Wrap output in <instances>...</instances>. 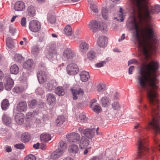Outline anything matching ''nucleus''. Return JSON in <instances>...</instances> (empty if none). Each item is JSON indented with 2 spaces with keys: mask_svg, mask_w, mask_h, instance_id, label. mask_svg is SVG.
<instances>
[{
  "mask_svg": "<svg viewBox=\"0 0 160 160\" xmlns=\"http://www.w3.org/2000/svg\"><path fill=\"white\" fill-rule=\"evenodd\" d=\"M119 94L117 93V92H116L114 94V98L115 99H118V98L119 97Z\"/></svg>",
  "mask_w": 160,
  "mask_h": 160,
  "instance_id": "obj_63",
  "label": "nucleus"
},
{
  "mask_svg": "<svg viewBox=\"0 0 160 160\" xmlns=\"http://www.w3.org/2000/svg\"><path fill=\"white\" fill-rule=\"evenodd\" d=\"M38 51V48L37 46H33L31 49L32 52L33 54H37Z\"/></svg>",
  "mask_w": 160,
  "mask_h": 160,
  "instance_id": "obj_54",
  "label": "nucleus"
},
{
  "mask_svg": "<svg viewBox=\"0 0 160 160\" xmlns=\"http://www.w3.org/2000/svg\"><path fill=\"white\" fill-rule=\"evenodd\" d=\"M101 102L102 106L104 107L108 106L110 104L109 98L107 97H102L101 100Z\"/></svg>",
  "mask_w": 160,
  "mask_h": 160,
  "instance_id": "obj_35",
  "label": "nucleus"
},
{
  "mask_svg": "<svg viewBox=\"0 0 160 160\" xmlns=\"http://www.w3.org/2000/svg\"><path fill=\"white\" fill-rule=\"evenodd\" d=\"M16 28L13 27L12 25H10L9 27V32L12 35H13L16 32Z\"/></svg>",
  "mask_w": 160,
  "mask_h": 160,
  "instance_id": "obj_56",
  "label": "nucleus"
},
{
  "mask_svg": "<svg viewBox=\"0 0 160 160\" xmlns=\"http://www.w3.org/2000/svg\"><path fill=\"white\" fill-rule=\"evenodd\" d=\"M40 138L42 142H48L51 139V136L49 134L43 133L40 136Z\"/></svg>",
  "mask_w": 160,
  "mask_h": 160,
  "instance_id": "obj_26",
  "label": "nucleus"
},
{
  "mask_svg": "<svg viewBox=\"0 0 160 160\" xmlns=\"http://www.w3.org/2000/svg\"><path fill=\"white\" fill-rule=\"evenodd\" d=\"M33 65V60L31 59H29L24 63L23 67L25 68L30 70L32 69Z\"/></svg>",
  "mask_w": 160,
  "mask_h": 160,
  "instance_id": "obj_27",
  "label": "nucleus"
},
{
  "mask_svg": "<svg viewBox=\"0 0 160 160\" xmlns=\"http://www.w3.org/2000/svg\"><path fill=\"white\" fill-rule=\"evenodd\" d=\"M27 87L24 88L20 87H15L13 89V91L16 93H19L25 90Z\"/></svg>",
  "mask_w": 160,
  "mask_h": 160,
  "instance_id": "obj_43",
  "label": "nucleus"
},
{
  "mask_svg": "<svg viewBox=\"0 0 160 160\" xmlns=\"http://www.w3.org/2000/svg\"><path fill=\"white\" fill-rule=\"evenodd\" d=\"M57 85V83L56 81H52L48 84L47 88L48 90L51 91L55 88Z\"/></svg>",
  "mask_w": 160,
  "mask_h": 160,
  "instance_id": "obj_36",
  "label": "nucleus"
},
{
  "mask_svg": "<svg viewBox=\"0 0 160 160\" xmlns=\"http://www.w3.org/2000/svg\"><path fill=\"white\" fill-rule=\"evenodd\" d=\"M90 29L93 32H97L98 30V21L95 20L91 21L88 24Z\"/></svg>",
  "mask_w": 160,
  "mask_h": 160,
  "instance_id": "obj_17",
  "label": "nucleus"
},
{
  "mask_svg": "<svg viewBox=\"0 0 160 160\" xmlns=\"http://www.w3.org/2000/svg\"><path fill=\"white\" fill-rule=\"evenodd\" d=\"M108 43V38L104 36L99 37L98 41V44L100 47L105 48Z\"/></svg>",
  "mask_w": 160,
  "mask_h": 160,
  "instance_id": "obj_14",
  "label": "nucleus"
},
{
  "mask_svg": "<svg viewBox=\"0 0 160 160\" xmlns=\"http://www.w3.org/2000/svg\"><path fill=\"white\" fill-rule=\"evenodd\" d=\"M122 8H120L119 11V12L120 13L119 14V17L120 18V19L121 22H123L124 20L123 16V14L122 12Z\"/></svg>",
  "mask_w": 160,
  "mask_h": 160,
  "instance_id": "obj_55",
  "label": "nucleus"
},
{
  "mask_svg": "<svg viewBox=\"0 0 160 160\" xmlns=\"http://www.w3.org/2000/svg\"><path fill=\"white\" fill-rule=\"evenodd\" d=\"M21 24L22 27H26V19L25 18L23 17L22 18L21 21Z\"/></svg>",
  "mask_w": 160,
  "mask_h": 160,
  "instance_id": "obj_58",
  "label": "nucleus"
},
{
  "mask_svg": "<svg viewBox=\"0 0 160 160\" xmlns=\"http://www.w3.org/2000/svg\"><path fill=\"white\" fill-rule=\"evenodd\" d=\"M90 8L91 10H92L94 12H97L98 11L96 6L93 4H91Z\"/></svg>",
  "mask_w": 160,
  "mask_h": 160,
  "instance_id": "obj_57",
  "label": "nucleus"
},
{
  "mask_svg": "<svg viewBox=\"0 0 160 160\" xmlns=\"http://www.w3.org/2000/svg\"><path fill=\"white\" fill-rule=\"evenodd\" d=\"M37 78L40 83L42 84L46 82L47 79V74L45 71H40L37 74Z\"/></svg>",
  "mask_w": 160,
  "mask_h": 160,
  "instance_id": "obj_9",
  "label": "nucleus"
},
{
  "mask_svg": "<svg viewBox=\"0 0 160 160\" xmlns=\"http://www.w3.org/2000/svg\"><path fill=\"white\" fill-rule=\"evenodd\" d=\"M27 106L26 102L24 100L20 101L17 107V110L20 112H25L27 109Z\"/></svg>",
  "mask_w": 160,
  "mask_h": 160,
  "instance_id": "obj_15",
  "label": "nucleus"
},
{
  "mask_svg": "<svg viewBox=\"0 0 160 160\" xmlns=\"http://www.w3.org/2000/svg\"><path fill=\"white\" fill-rule=\"evenodd\" d=\"M40 143L39 142L37 143L36 144H34L33 145V147L36 149H38L39 148Z\"/></svg>",
  "mask_w": 160,
  "mask_h": 160,
  "instance_id": "obj_64",
  "label": "nucleus"
},
{
  "mask_svg": "<svg viewBox=\"0 0 160 160\" xmlns=\"http://www.w3.org/2000/svg\"><path fill=\"white\" fill-rule=\"evenodd\" d=\"M64 32L67 36H71L72 34V32L71 26L69 25H67L65 28Z\"/></svg>",
  "mask_w": 160,
  "mask_h": 160,
  "instance_id": "obj_40",
  "label": "nucleus"
},
{
  "mask_svg": "<svg viewBox=\"0 0 160 160\" xmlns=\"http://www.w3.org/2000/svg\"><path fill=\"white\" fill-rule=\"evenodd\" d=\"M97 100L95 98H94L90 102V107L91 108H92V107L93 106V104L96 102Z\"/></svg>",
  "mask_w": 160,
  "mask_h": 160,
  "instance_id": "obj_62",
  "label": "nucleus"
},
{
  "mask_svg": "<svg viewBox=\"0 0 160 160\" xmlns=\"http://www.w3.org/2000/svg\"><path fill=\"white\" fill-rule=\"evenodd\" d=\"M134 67L133 66H131L128 69V73L130 74H131L132 73V71L134 69Z\"/></svg>",
  "mask_w": 160,
  "mask_h": 160,
  "instance_id": "obj_61",
  "label": "nucleus"
},
{
  "mask_svg": "<svg viewBox=\"0 0 160 160\" xmlns=\"http://www.w3.org/2000/svg\"><path fill=\"white\" fill-rule=\"evenodd\" d=\"M93 111L97 113H99L102 110V108L101 106L99 105L94 106L93 108L92 107Z\"/></svg>",
  "mask_w": 160,
  "mask_h": 160,
  "instance_id": "obj_47",
  "label": "nucleus"
},
{
  "mask_svg": "<svg viewBox=\"0 0 160 160\" xmlns=\"http://www.w3.org/2000/svg\"><path fill=\"white\" fill-rule=\"evenodd\" d=\"M25 4L22 1H18L14 5V9L16 11H22L25 9Z\"/></svg>",
  "mask_w": 160,
  "mask_h": 160,
  "instance_id": "obj_16",
  "label": "nucleus"
},
{
  "mask_svg": "<svg viewBox=\"0 0 160 160\" xmlns=\"http://www.w3.org/2000/svg\"><path fill=\"white\" fill-rule=\"evenodd\" d=\"M96 132L95 128H86L83 131V135L87 138L89 139H91L94 136Z\"/></svg>",
  "mask_w": 160,
  "mask_h": 160,
  "instance_id": "obj_10",
  "label": "nucleus"
},
{
  "mask_svg": "<svg viewBox=\"0 0 160 160\" xmlns=\"http://www.w3.org/2000/svg\"><path fill=\"white\" fill-rule=\"evenodd\" d=\"M71 90L73 95V98L74 100L77 99L78 96L77 95L82 96L84 94V91L81 88L77 89H72Z\"/></svg>",
  "mask_w": 160,
  "mask_h": 160,
  "instance_id": "obj_19",
  "label": "nucleus"
},
{
  "mask_svg": "<svg viewBox=\"0 0 160 160\" xmlns=\"http://www.w3.org/2000/svg\"><path fill=\"white\" fill-rule=\"evenodd\" d=\"M79 149L78 146L74 144L70 145L68 147V151L71 155H75L78 153Z\"/></svg>",
  "mask_w": 160,
  "mask_h": 160,
  "instance_id": "obj_23",
  "label": "nucleus"
},
{
  "mask_svg": "<svg viewBox=\"0 0 160 160\" xmlns=\"http://www.w3.org/2000/svg\"><path fill=\"white\" fill-rule=\"evenodd\" d=\"M58 53L55 49L50 48L46 53V58L53 63L56 62L57 61V56Z\"/></svg>",
  "mask_w": 160,
  "mask_h": 160,
  "instance_id": "obj_6",
  "label": "nucleus"
},
{
  "mask_svg": "<svg viewBox=\"0 0 160 160\" xmlns=\"http://www.w3.org/2000/svg\"><path fill=\"white\" fill-rule=\"evenodd\" d=\"M24 160H36V158L34 155L30 154L26 156L24 158Z\"/></svg>",
  "mask_w": 160,
  "mask_h": 160,
  "instance_id": "obj_51",
  "label": "nucleus"
},
{
  "mask_svg": "<svg viewBox=\"0 0 160 160\" xmlns=\"http://www.w3.org/2000/svg\"><path fill=\"white\" fill-rule=\"evenodd\" d=\"M105 154H102L98 156H94L92 157L90 160H101L102 159V156H104Z\"/></svg>",
  "mask_w": 160,
  "mask_h": 160,
  "instance_id": "obj_52",
  "label": "nucleus"
},
{
  "mask_svg": "<svg viewBox=\"0 0 160 160\" xmlns=\"http://www.w3.org/2000/svg\"><path fill=\"white\" fill-rule=\"evenodd\" d=\"M102 15L103 18L107 19L108 18V10L105 7H103L102 10Z\"/></svg>",
  "mask_w": 160,
  "mask_h": 160,
  "instance_id": "obj_46",
  "label": "nucleus"
},
{
  "mask_svg": "<svg viewBox=\"0 0 160 160\" xmlns=\"http://www.w3.org/2000/svg\"><path fill=\"white\" fill-rule=\"evenodd\" d=\"M24 114L22 113H17L15 117V120L18 124L21 125L24 121Z\"/></svg>",
  "mask_w": 160,
  "mask_h": 160,
  "instance_id": "obj_22",
  "label": "nucleus"
},
{
  "mask_svg": "<svg viewBox=\"0 0 160 160\" xmlns=\"http://www.w3.org/2000/svg\"><path fill=\"white\" fill-rule=\"evenodd\" d=\"M97 88L99 92H102L106 88V86L105 84H99L97 85Z\"/></svg>",
  "mask_w": 160,
  "mask_h": 160,
  "instance_id": "obj_48",
  "label": "nucleus"
},
{
  "mask_svg": "<svg viewBox=\"0 0 160 160\" xmlns=\"http://www.w3.org/2000/svg\"><path fill=\"white\" fill-rule=\"evenodd\" d=\"M67 72L70 75L77 74L79 71L78 66L75 63H71L68 64L66 68Z\"/></svg>",
  "mask_w": 160,
  "mask_h": 160,
  "instance_id": "obj_8",
  "label": "nucleus"
},
{
  "mask_svg": "<svg viewBox=\"0 0 160 160\" xmlns=\"http://www.w3.org/2000/svg\"><path fill=\"white\" fill-rule=\"evenodd\" d=\"M14 147L17 148L19 149H23L25 146L23 143L16 144L14 146Z\"/></svg>",
  "mask_w": 160,
  "mask_h": 160,
  "instance_id": "obj_59",
  "label": "nucleus"
},
{
  "mask_svg": "<svg viewBox=\"0 0 160 160\" xmlns=\"http://www.w3.org/2000/svg\"><path fill=\"white\" fill-rule=\"evenodd\" d=\"M146 0H135V5L137 9L139 17L141 18L142 13L143 12V18L148 22H150L152 19L151 13H158L160 12V5H156L150 9L146 4Z\"/></svg>",
  "mask_w": 160,
  "mask_h": 160,
  "instance_id": "obj_3",
  "label": "nucleus"
},
{
  "mask_svg": "<svg viewBox=\"0 0 160 160\" xmlns=\"http://www.w3.org/2000/svg\"><path fill=\"white\" fill-rule=\"evenodd\" d=\"M1 105L2 108L3 110H6L9 106V103L8 100L7 99L3 100L2 102Z\"/></svg>",
  "mask_w": 160,
  "mask_h": 160,
  "instance_id": "obj_39",
  "label": "nucleus"
},
{
  "mask_svg": "<svg viewBox=\"0 0 160 160\" xmlns=\"http://www.w3.org/2000/svg\"><path fill=\"white\" fill-rule=\"evenodd\" d=\"M116 150L115 149L109 148L107 149L105 151V155L107 158L106 159L112 158L114 159V157L116 154Z\"/></svg>",
  "mask_w": 160,
  "mask_h": 160,
  "instance_id": "obj_20",
  "label": "nucleus"
},
{
  "mask_svg": "<svg viewBox=\"0 0 160 160\" xmlns=\"http://www.w3.org/2000/svg\"><path fill=\"white\" fill-rule=\"evenodd\" d=\"M37 104V101L34 99L31 100L28 103V106L32 108H34Z\"/></svg>",
  "mask_w": 160,
  "mask_h": 160,
  "instance_id": "obj_49",
  "label": "nucleus"
},
{
  "mask_svg": "<svg viewBox=\"0 0 160 160\" xmlns=\"http://www.w3.org/2000/svg\"><path fill=\"white\" fill-rule=\"evenodd\" d=\"M131 22L132 24L133 28H134L135 30V39L138 42V49L140 51L148 58L150 52L152 51H156L159 44L158 38L155 36L153 27L152 25L149 24L143 28L142 32L145 37L142 39L139 33V24L136 21L134 17Z\"/></svg>",
  "mask_w": 160,
  "mask_h": 160,
  "instance_id": "obj_2",
  "label": "nucleus"
},
{
  "mask_svg": "<svg viewBox=\"0 0 160 160\" xmlns=\"http://www.w3.org/2000/svg\"><path fill=\"white\" fill-rule=\"evenodd\" d=\"M112 108L114 110H119L121 108V105L118 102H114L112 104Z\"/></svg>",
  "mask_w": 160,
  "mask_h": 160,
  "instance_id": "obj_41",
  "label": "nucleus"
},
{
  "mask_svg": "<svg viewBox=\"0 0 160 160\" xmlns=\"http://www.w3.org/2000/svg\"><path fill=\"white\" fill-rule=\"evenodd\" d=\"M55 92L59 96H63L65 94V90L61 86H58L55 88Z\"/></svg>",
  "mask_w": 160,
  "mask_h": 160,
  "instance_id": "obj_31",
  "label": "nucleus"
},
{
  "mask_svg": "<svg viewBox=\"0 0 160 160\" xmlns=\"http://www.w3.org/2000/svg\"><path fill=\"white\" fill-rule=\"evenodd\" d=\"M138 63V61L135 59H132L128 61V64L129 65L133 63L137 64Z\"/></svg>",
  "mask_w": 160,
  "mask_h": 160,
  "instance_id": "obj_60",
  "label": "nucleus"
},
{
  "mask_svg": "<svg viewBox=\"0 0 160 160\" xmlns=\"http://www.w3.org/2000/svg\"><path fill=\"white\" fill-rule=\"evenodd\" d=\"M138 142L137 157L141 159H145L147 158L148 155V140L144 138H140L138 139Z\"/></svg>",
  "mask_w": 160,
  "mask_h": 160,
  "instance_id": "obj_4",
  "label": "nucleus"
},
{
  "mask_svg": "<svg viewBox=\"0 0 160 160\" xmlns=\"http://www.w3.org/2000/svg\"><path fill=\"white\" fill-rule=\"evenodd\" d=\"M66 118L63 115H60L56 119L55 123L57 126H60L65 122Z\"/></svg>",
  "mask_w": 160,
  "mask_h": 160,
  "instance_id": "obj_29",
  "label": "nucleus"
},
{
  "mask_svg": "<svg viewBox=\"0 0 160 160\" xmlns=\"http://www.w3.org/2000/svg\"><path fill=\"white\" fill-rule=\"evenodd\" d=\"M19 70L18 66L16 64L12 65L10 68L11 73L12 74H17L18 73Z\"/></svg>",
  "mask_w": 160,
  "mask_h": 160,
  "instance_id": "obj_37",
  "label": "nucleus"
},
{
  "mask_svg": "<svg viewBox=\"0 0 160 160\" xmlns=\"http://www.w3.org/2000/svg\"><path fill=\"white\" fill-rule=\"evenodd\" d=\"M7 47L9 49L15 47V43L13 40L10 37H8L6 39Z\"/></svg>",
  "mask_w": 160,
  "mask_h": 160,
  "instance_id": "obj_32",
  "label": "nucleus"
},
{
  "mask_svg": "<svg viewBox=\"0 0 160 160\" xmlns=\"http://www.w3.org/2000/svg\"><path fill=\"white\" fill-rule=\"evenodd\" d=\"M32 112H29L27 113L26 115L25 120L27 122H29L32 120L33 116Z\"/></svg>",
  "mask_w": 160,
  "mask_h": 160,
  "instance_id": "obj_45",
  "label": "nucleus"
},
{
  "mask_svg": "<svg viewBox=\"0 0 160 160\" xmlns=\"http://www.w3.org/2000/svg\"><path fill=\"white\" fill-rule=\"evenodd\" d=\"M67 148V144L65 142L61 141L59 143L58 148L61 150H62L64 152V151L66 150Z\"/></svg>",
  "mask_w": 160,
  "mask_h": 160,
  "instance_id": "obj_38",
  "label": "nucleus"
},
{
  "mask_svg": "<svg viewBox=\"0 0 160 160\" xmlns=\"http://www.w3.org/2000/svg\"><path fill=\"white\" fill-rule=\"evenodd\" d=\"M31 139V136L30 134L27 132L22 133L21 136V141L24 142H28Z\"/></svg>",
  "mask_w": 160,
  "mask_h": 160,
  "instance_id": "obj_30",
  "label": "nucleus"
},
{
  "mask_svg": "<svg viewBox=\"0 0 160 160\" xmlns=\"http://www.w3.org/2000/svg\"><path fill=\"white\" fill-rule=\"evenodd\" d=\"M13 58L15 61L18 62H20L23 59V57L21 54L17 53L14 54Z\"/></svg>",
  "mask_w": 160,
  "mask_h": 160,
  "instance_id": "obj_44",
  "label": "nucleus"
},
{
  "mask_svg": "<svg viewBox=\"0 0 160 160\" xmlns=\"http://www.w3.org/2000/svg\"><path fill=\"white\" fill-rule=\"evenodd\" d=\"M2 120L4 124L8 125L11 122V119L7 114H4L2 116Z\"/></svg>",
  "mask_w": 160,
  "mask_h": 160,
  "instance_id": "obj_34",
  "label": "nucleus"
},
{
  "mask_svg": "<svg viewBox=\"0 0 160 160\" xmlns=\"http://www.w3.org/2000/svg\"><path fill=\"white\" fill-rule=\"evenodd\" d=\"M89 45L85 42H81L79 45V51L83 54H85L88 51Z\"/></svg>",
  "mask_w": 160,
  "mask_h": 160,
  "instance_id": "obj_18",
  "label": "nucleus"
},
{
  "mask_svg": "<svg viewBox=\"0 0 160 160\" xmlns=\"http://www.w3.org/2000/svg\"><path fill=\"white\" fill-rule=\"evenodd\" d=\"M96 53L93 51H90L87 54L88 58L90 60H93L96 57Z\"/></svg>",
  "mask_w": 160,
  "mask_h": 160,
  "instance_id": "obj_42",
  "label": "nucleus"
},
{
  "mask_svg": "<svg viewBox=\"0 0 160 160\" xmlns=\"http://www.w3.org/2000/svg\"><path fill=\"white\" fill-rule=\"evenodd\" d=\"M66 138L70 143L78 144L80 140L81 137L79 134L76 132H72L67 134Z\"/></svg>",
  "mask_w": 160,
  "mask_h": 160,
  "instance_id": "obj_5",
  "label": "nucleus"
},
{
  "mask_svg": "<svg viewBox=\"0 0 160 160\" xmlns=\"http://www.w3.org/2000/svg\"><path fill=\"white\" fill-rule=\"evenodd\" d=\"M88 120V118L86 117L85 113L83 112L80 113L79 118H77L78 122L82 123L87 122Z\"/></svg>",
  "mask_w": 160,
  "mask_h": 160,
  "instance_id": "obj_33",
  "label": "nucleus"
},
{
  "mask_svg": "<svg viewBox=\"0 0 160 160\" xmlns=\"http://www.w3.org/2000/svg\"><path fill=\"white\" fill-rule=\"evenodd\" d=\"M48 21L51 24H54L56 22V18L53 16H50L48 17Z\"/></svg>",
  "mask_w": 160,
  "mask_h": 160,
  "instance_id": "obj_50",
  "label": "nucleus"
},
{
  "mask_svg": "<svg viewBox=\"0 0 160 160\" xmlns=\"http://www.w3.org/2000/svg\"><path fill=\"white\" fill-rule=\"evenodd\" d=\"M106 62L102 61L99 63H98L95 64V67L97 68H101L103 66L106 64Z\"/></svg>",
  "mask_w": 160,
  "mask_h": 160,
  "instance_id": "obj_53",
  "label": "nucleus"
},
{
  "mask_svg": "<svg viewBox=\"0 0 160 160\" xmlns=\"http://www.w3.org/2000/svg\"><path fill=\"white\" fill-rule=\"evenodd\" d=\"M63 153L62 150H61L59 148H58L52 154L51 157L53 160H57L61 156Z\"/></svg>",
  "mask_w": 160,
  "mask_h": 160,
  "instance_id": "obj_24",
  "label": "nucleus"
},
{
  "mask_svg": "<svg viewBox=\"0 0 160 160\" xmlns=\"http://www.w3.org/2000/svg\"><path fill=\"white\" fill-rule=\"evenodd\" d=\"M27 14L30 17H33L35 16L36 12L34 7L30 5L28 7L27 10Z\"/></svg>",
  "mask_w": 160,
  "mask_h": 160,
  "instance_id": "obj_25",
  "label": "nucleus"
},
{
  "mask_svg": "<svg viewBox=\"0 0 160 160\" xmlns=\"http://www.w3.org/2000/svg\"><path fill=\"white\" fill-rule=\"evenodd\" d=\"M46 101L49 105H54L56 103V98L53 94L48 93L46 96Z\"/></svg>",
  "mask_w": 160,
  "mask_h": 160,
  "instance_id": "obj_11",
  "label": "nucleus"
},
{
  "mask_svg": "<svg viewBox=\"0 0 160 160\" xmlns=\"http://www.w3.org/2000/svg\"><path fill=\"white\" fill-rule=\"evenodd\" d=\"M74 52L70 48L65 49L63 52V56L67 59L72 58L74 57Z\"/></svg>",
  "mask_w": 160,
  "mask_h": 160,
  "instance_id": "obj_21",
  "label": "nucleus"
},
{
  "mask_svg": "<svg viewBox=\"0 0 160 160\" xmlns=\"http://www.w3.org/2000/svg\"><path fill=\"white\" fill-rule=\"evenodd\" d=\"M80 78L82 81L86 82L90 78L89 73L86 71H82L80 74Z\"/></svg>",
  "mask_w": 160,
  "mask_h": 160,
  "instance_id": "obj_28",
  "label": "nucleus"
},
{
  "mask_svg": "<svg viewBox=\"0 0 160 160\" xmlns=\"http://www.w3.org/2000/svg\"><path fill=\"white\" fill-rule=\"evenodd\" d=\"M159 67L158 63L154 61L147 64H143L140 69L138 77L140 85L142 89H146L147 85L150 88L148 91L147 98L151 109L149 111L146 105H143V108L147 110L152 118V121L148 123V127L154 132L155 144H160L159 140L156 138L157 133L160 134V108L157 98L159 80L155 73Z\"/></svg>",
  "mask_w": 160,
  "mask_h": 160,
  "instance_id": "obj_1",
  "label": "nucleus"
},
{
  "mask_svg": "<svg viewBox=\"0 0 160 160\" xmlns=\"http://www.w3.org/2000/svg\"><path fill=\"white\" fill-rule=\"evenodd\" d=\"M41 28V23L38 20H32L30 22L29 28L31 32H37L40 30Z\"/></svg>",
  "mask_w": 160,
  "mask_h": 160,
  "instance_id": "obj_7",
  "label": "nucleus"
},
{
  "mask_svg": "<svg viewBox=\"0 0 160 160\" xmlns=\"http://www.w3.org/2000/svg\"><path fill=\"white\" fill-rule=\"evenodd\" d=\"M79 142L80 148L82 149L86 148L89 144V140L85 137H82Z\"/></svg>",
  "mask_w": 160,
  "mask_h": 160,
  "instance_id": "obj_12",
  "label": "nucleus"
},
{
  "mask_svg": "<svg viewBox=\"0 0 160 160\" xmlns=\"http://www.w3.org/2000/svg\"><path fill=\"white\" fill-rule=\"evenodd\" d=\"M5 79V88L7 91H10L14 85L13 81L11 78L9 77H6Z\"/></svg>",
  "mask_w": 160,
  "mask_h": 160,
  "instance_id": "obj_13",
  "label": "nucleus"
}]
</instances>
